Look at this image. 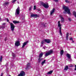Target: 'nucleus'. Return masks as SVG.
Masks as SVG:
<instances>
[{
    "label": "nucleus",
    "instance_id": "nucleus-1",
    "mask_svg": "<svg viewBox=\"0 0 76 76\" xmlns=\"http://www.w3.org/2000/svg\"><path fill=\"white\" fill-rule=\"evenodd\" d=\"M63 9H64L65 12H67L69 15H71V13H70V11L69 8V7H66L65 6H63Z\"/></svg>",
    "mask_w": 76,
    "mask_h": 76
},
{
    "label": "nucleus",
    "instance_id": "nucleus-2",
    "mask_svg": "<svg viewBox=\"0 0 76 76\" xmlns=\"http://www.w3.org/2000/svg\"><path fill=\"white\" fill-rule=\"evenodd\" d=\"M53 51L52 50H50L48 52L45 53V57H47V56H50L51 54H53Z\"/></svg>",
    "mask_w": 76,
    "mask_h": 76
},
{
    "label": "nucleus",
    "instance_id": "nucleus-3",
    "mask_svg": "<svg viewBox=\"0 0 76 76\" xmlns=\"http://www.w3.org/2000/svg\"><path fill=\"white\" fill-rule=\"evenodd\" d=\"M10 25L11 26V30L12 31H13L15 29V26L14 25V24L12 23H10Z\"/></svg>",
    "mask_w": 76,
    "mask_h": 76
},
{
    "label": "nucleus",
    "instance_id": "nucleus-4",
    "mask_svg": "<svg viewBox=\"0 0 76 76\" xmlns=\"http://www.w3.org/2000/svg\"><path fill=\"white\" fill-rule=\"evenodd\" d=\"M39 15H38L37 14H31V17H34V18H39Z\"/></svg>",
    "mask_w": 76,
    "mask_h": 76
},
{
    "label": "nucleus",
    "instance_id": "nucleus-5",
    "mask_svg": "<svg viewBox=\"0 0 76 76\" xmlns=\"http://www.w3.org/2000/svg\"><path fill=\"white\" fill-rule=\"evenodd\" d=\"M44 41L45 42L48 43V44H49L51 42V40L50 39H45Z\"/></svg>",
    "mask_w": 76,
    "mask_h": 76
},
{
    "label": "nucleus",
    "instance_id": "nucleus-6",
    "mask_svg": "<svg viewBox=\"0 0 76 76\" xmlns=\"http://www.w3.org/2000/svg\"><path fill=\"white\" fill-rule=\"evenodd\" d=\"M43 7H45V9H47L49 7V5L48 4H44Z\"/></svg>",
    "mask_w": 76,
    "mask_h": 76
},
{
    "label": "nucleus",
    "instance_id": "nucleus-7",
    "mask_svg": "<svg viewBox=\"0 0 76 76\" xmlns=\"http://www.w3.org/2000/svg\"><path fill=\"white\" fill-rule=\"evenodd\" d=\"M16 10V12H17V15H19V10H20V8L19 7H18Z\"/></svg>",
    "mask_w": 76,
    "mask_h": 76
},
{
    "label": "nucleus",
    "instance_id": "nucleus-8",
    "mask_svg": "<svg viewBox=\"0 0 76 76\" xmlns=\"http://www.w3.org/2000/svg\"><path fill=\"white\" fill-rule=\"evenodd\" d=\"M28 43V41H26L24 42V43H23V46H22V48H23L24 47H25V45H26V44Z\"/></svg>",
    "mask_w": 76,
    "mask_h": 76
},
{
    "label": "nucleus",
    "instance_id": "nucleus-9",
    "mask_svg": "<svg viewBox=\"0 0 76 76\" xmlns=\"http://www.w3.org/2000/svg\"><path fill=\"white\" fill-rule=\"evenodd\" d=\"M9 4V2H5L3 4V5L4 6L6 7V6H8Z\"/></svg>",
    "mask_w": 76,
    "mask_h": 76
},
{
    "label": "nucleus",
    "instance_id": "nucleus-10",
    "mask_svg": "<svg viewBox=\"0 0 76 76\" xmlns=\"http://www.w3.org/2000/svg\"><path fill=\"white\" fill-rule=\"evenodd\" d=\"M15 46H19L20 45V42L19 41L16 42L15 43Z\"/></svg>",
    "mask_w": 76,
    "mask_h": 76
},
{
    "label": "nucleus",
    "instance_id": "nucleus-11",
    "mask_svg": "<svg viewBox=\"0 0 76 76\" xmlns=\"http://www.w3.org/2000/svg\"><path fill=\"white\" fill-rule=\"evenodd\" d=\"M43 60V58H39L38 60V62L39 63H41V61Z\"/></svg>",
    "mask_w": 76,
    "mask_h": 76
},
{
    "label": "nucleus",
    "instance_id": "nucleus-12",
    "mask_svg": "<svg viewBox=\"0 0 76 76\" xmlns=\"http://www.w3.org/2000/svg\"><path fill=\"white\" fill-rule=\"evenodd\" d=\"M30 65H31V64L30 63H28V64H27V66L26 68V69H29V67Z\"/></svg>",
    "mask_w": 76,
    "mask_h": 76
},
{
    "label": "nucleus",
    "instance_id": "nucleus-13",
    "mask_svg": "<svg viewBox=\"0 0 76 76\" xmlns=\"http://www.w3.org/2000/svg\"><path fill=\"white\" fill-rule=\"evenodd\" d=\"M44 54L43 53H39V58H41L43 56Z\"/></svg>",
    "mask_w": 76,
    "mask_h": 76
},
{
    "label": "nucleus",
    "instance_id": "nucleus-14",
    "mask_svg": "<svg viewBox=\"0 0 76 76\" xmlns=\"http://www.w3.org/2000/svg\"><path fill=\"white\" fill-rule=\"evenodd\" d=\"M68 69H69V66L67 65H66L64 69V70H67Z\"/></svg>",
    "mask_w": 76,
    "mask_h": 76
},
{
    "label": "nucleus",
    "instance_id": "nucleus-15",
    "mask_svg": "<svg viewBox=\"0 0 76 76\" xmlns=\"http://www.w3.org/2000/svg\"><path fill=\"white\" fill-rule=\"evenodd\" d=\"M59 33L60 35H61V36H62V32H61V27L59 28Z\"/></svg>",
    "mask_w": 76,
    "mask_h": 76
},
{
    "label": "nucleus",
    "instance_id": "nucleus-16",
    "mask_svg": "<svg viewBox=\"0 0 76 76\" xmlns=\"http://www.w3.org/2000/svg\"><path fill=\"white\" fill-rule=\"evenodd\" d=\"M66 56L68 57V58L70 59L71 57V56L70 55V54L69 53L66 54Z\"/></svg>",
    "mask_w": 76,
    "mask_h": 76
},
{
    "label": "nucleus",
    "instance_id": "nucleus-17",
    "mask_svg": "<svg viewBox=\"0 0 76 76\" xmlns=\"http://www.w3.org/2000/svg\"><path fill=\"white\" fill-rule=\"evenodd\" d=\"M55 10V9L53 8V9L52 10V11L50 12V15H52L54 12V11Z\"/></svg>",
    "mask_w": 76,
    "mask_h": 76
},
{
    "label": "nucleus",
    "instance_id": "nucleus-18",
    "mask_svg": "<svg viewBox=\"0 0 76 76\" xmlns=\"http://www.w3.org/2000/svg\"><path fill=\"white\" fill-rule=\"evenodd\" d=\"M69 33L67 32V34H66V40H68V38L69 37Z\"/></svg>",
    "mask_w": 76,
    "mask_h": 76
},
{
    "label": "nucleus",
    "instance_id": "nucleus-19",
    "mask_svg": "<svg viewBox=\"0 0 76 76\" xmlns=\"http://www.w3.org/2000/svg\"><path fill=\"white\" fill-rule=\"evenodd\" d=\"M64 53V50H61V51L60 52V54L61 56H62V55Z\"/></svg>",
    "mask_w": 76,
    "mask_h": 76
},
{
    "label": "nucleus",
    "instance_id": "nucleus-20",
    "mask_svg": "<svg viewBox=\"0 0 76 76\" xmlns=\"http://www.w3.org/2000/svg\"><path fill=\"white\" fill-rule=\"evenodd\" d=\"M46 61V60H44L43 61H42L41 63V64L42 66H43L44 64L45 63V61Z\"/></svg>",
    "mask_w": 76,
    "mask_h": 76
},
{
    "label": "nucleus",
    "instance_id": "nucleus-21",
    "mask_svg": "<svg viewBox=\"0 0 76 76\" xmlns=\"http://www.w3.org/2000/svg\"><path fill=\"white\" fill-rule=\"evenodd\" d=\"M53 70L50 71L49 72H48L47 73V74H48V75H51V73H53Z\"/></svg>",
    "mask_w": 76,
    "mask_h": 76
},
{
    "label": "nucleus",
    "instance_id": "nucleus-22",
    "mask_svg": "<svg viewBox=\"0 0 76 76\" xmlns=\"http://www.w3.org/2000/svg\"><path fill=\"white\" fill-rule=\"evenodd\" d=\"M13 22L14 23H15V24L18 23H19V21L14 20L13 21Z\"/></svg>",
    "mask_w": 76,
    "mask_h": 76
},
{
    "label": "nucleus",
    "instance_id": "nucleus-23",
    "mask_svg": "<svg viewBox=\"0 0 76 76\" xmlns=\"http://www.w3.org/2000/svg\"><path fill=\"white\" fill-rule=\"evenodd\" d=\"M73 14L75 17L76 18V12L75 11H73Z\"/></svg>",
    "mask_w": 76,
    "mask_h": 76
},
{
    "label": "nucleus",
    "instance_id": "nucleus-24",
    "mask_svg": "<svg viewBox=\"0 0 76 76\" xmlns=\"http://www.w3.org/2000/svg\"><path fill=\"white\" fill-rule=\"evenodd\" d=\"M5 28V25L2 26H0V29H1V28H2V29H4Z\"/></svg>",
    "mask_w": 76,
    "mask_h": 76
},
{
    "label": "nucleus",
    "instance_id": "nucleus-25",
    "mask_svg": "<svg viewBox=\"0 0 76 76\" xmlns=\"http://www.w3.org/2000/svg\"><path fill=\"white\" fill-rule=\"evenodd\" d=\"M60 26H61V24H60V21H58V27H60Z\"/></svg>",
    "mask_w": 76,
    "mask_h": 76
},
{
    "label": "nucleus",
    "instance_id": "nucleus-26",
    "mask_svg": "<svg viewBox=\"0 0 76 76\" xmlns=\"http://www.w3.org/2000/svg\"><path fill=\"white\" fill-rule=\"evenodd\" d=\"M60 18H61V22H64V18L62 17H61Z\"/></svg>",
    "mask_w": 76,
    "mask_h": 76
},
{
    "label": "nucleus",
    "instance_id": "nucleus-27",
    "mask_svg": "<svg viewBox=\"0 0 76 76\" xmlns=\"http://www.w3.org/2000/svg\"><path fill=\"white\" fill-rule=\"evenodd\" d=\"M2 60H3V56H1L0 58V62H2Z\"/></svg>",
    "mask_w": 76,
    "mask_h": 76
},
{
    "label": "nucleus",
    "instance_id": "nucleus-28",
    "mask_svg": "<svg viewBox=\"0 0 76 76\" xmlns=\"http://www.w3.org/2000/svg\"><path fill=\"white\" fill-rule=\"evenodd\" d=\"M12 55L14 58V57H16V55H15V53H12Z\"/></svg>",
    "mask_w": 76,
    "mask_h": 76
},
{
    "label": "nucleus",
    "instance_id": "nucleus-29",
    "mask_svg": "<svg viewBox=\"0 0 76 76\" xmlns=\"http://www.w3.org/2000/svg\"><path fill=\"white\" fill-rule=\"evenodd\" d=\"M44 43H45V40H43L41 42V43L42 45H43V44H44Z\"/></svg>",
    "mask_w": 76,
    "mask_h": 76
},
{
    "label": "nucleus",
    "instance_id": "nucleus-30",
    "mask_svg": "<svg viewBox=\"0 0 76 76\" xmlns=\"http://www.w3.org/2000/svg\"><path fill=\"white\" fill-rule=\"evenodd\" d=\"M65 1L66 2V3H70V2L69 1H68L67 0H65Z\"/></svg>",
    "mask_w": 76,
    "mask_h": 76
},
{
    "label": "nucleus",
    "instance_id": "nucleus-31",
    "mask_svg": "<svg viewBox=\"0 0 76 76\" xmlns=\"http://www.w3.org/2000/svg\"><path fill=\"white\" fill-rule=\"evenodd\" d=\"M68 20L70 22H71V21H72V19H71L70 18H68Z\"/></svg>",
    "mask_w": 76,
    "mask_h": 76
},
{
    "label": "nucleus",
    "instance_id": "nucleus-32",
    "mask_svg": "<svg viewBox=\"0 0 76 76\" xmlns=\"http://www.w3.org/2000/svg\"><path fill=\"white\" fill-rule=\"evenodd\" d=\"M41 4L43 6L44 4V2H41Z\"/></svg>",
    "mask_w": 76,
    "mask_h": 76
},
{
    "label": "nucleus",
    "instance_id": "nucleus-33",
    "mask_svg": "<svg viewBox=\"0 0 76 76\" xmlns=\"http://www.w3.org/2000/svg\"><path fill=\"white\" fill-rule=\"evenodd\" d=\"M17 0H12V3H15V1H16Z\"/></svg>",
    "mask_w": 76,
    "mask_h": 76
},
{
    "label": "nucleus",
    "instance_id": "nucleus-34",
    "mask_svg": "<svg viewBox=\"0 0 76 76\" xmlns=\"http://www.w3.org/2000/svg\"><path fill=\"white\" fill-rule=\"evenodd\" d=\"M34 10H35L36 9V6L34 5Z\"/></svg>",
    "mask_w": 76,
    "mask_h": 76
},
{
    "label": "nucleus",
    "instance_id": "nucleus-35",
    "mask_svg": "<svg viewBox=\"0 0 76 76\" xmlns=\"http://www.w3.org/2000/svg\"><path fill=\"white\" fill-rule=\"evenodd\" d=\"M31 8H32V7H30L29 8V10L31 11Z\"/></svg>",
    "mask_w": 76,
    "mask_h": 76
},
{
    "label": "nucleus",
    "instance_id": "nucleus-36",
    "mask_svg": "<svg viewBox=\"0 0 76 76\" xmlns=\"http://www.w3.org/2000/svg\"><path fill=\"white\" fill-rule=\"evenodd\" d=\"M2 25H6V23H3V24H2Z\"/></svg>",
    "mask_w": 76,
    "mask_h": 76
},
{
    "label": "nucleus",
    "instance_id": "nucleus-37",
    "mask_svg": "<svg viewBox=\"0 0 76 76\" xmlns=\"http://www.w3.org/2000/svg\"><path fill=\"white\" fill-rule=\"evenodd\" d=\"M7 22H9V19H8V18H7Z\"/></svg>",
    "mask_w": 76,
    "mask_h": 76
},
{
    "label": "nucleus",
    "instance_id": "nucleus-38",
    "mask_svg": "<svg viewBox=\"0 0 76 76\" xmlns=\"http://www.w3.org/2000/svg\"><path fill=\"white\" fill-rule=\"evenodd\" d=\"M74 70H76V65H75V69Z\"/></svg>",
    "mask_w": 76,
    "mask_h": 76
},
{
    "label": "nucleus",
    "instance_id": "nucleus-39",
    "mask_svg": "<svg viewBox=\"0 0 76 76\" xmlns=\"http://www.w3.org/2000/svg\"><path fill=\"white\" fill-rule=\"evenodd\" d=\"M7 38H5V41H7Z\"/></svg>",
    "mask_w": 76,
    "mask_h": 76
},
{
    "label": "nucleus",
    "instance_id": "nucleus-40",
    "mask_svg": "<svg viewBox=\"0 0 76 76\" xmlns=\"http://www.w3.org/2000/svg\"><path fill=\"white\" fill-rule=\"evenodd\" d=\"M70 40H73V38H72V37H71L70 38Z\"/></svg>",
    "mask_w": 76,
    "mask_h": 76
},
{
    "label": "nucleus",
    "instance_id": "nucleus-41",
    "mask_svg": "<svg viewBox=\"0 0 76 76\" xmlns=\"http://www.w3.org/2000/svg\"><path fill=\"white\" fill-rule=\"evenodd\" d=\"M24 19H25V18L24 17L22 18V20H24Z\"/></svg>",
    "mask_w": 76,
    "mask_h": 76
},
{
    "label": "nucleus",
    "instance_id": "nucleus-42",
    "mask_svg": "<svg viewBox=\"0 0 76 76\" xmlns=\"http://www.w3.org/2000/svg\"><path fill=\"white\" fill-rule=\"evenodd\" d=\"M3 73H1V76H3Z\"/></svg>",
    "mask_w": 76,
    "mask_h": 76
},
{
    "label": "nucleus",
    "instance_id": "nucleus-43",
    "mask_svg": "<svg viewBox=\"0 0 76 76\" xmlns=\"http://www.w3.org/2000/svg\"><path fill=\"white\" fill-rule=\"evenodd\" d=\"M43 26H44V27H45V24H44V25H43Z\"/></svg>",
    "mask_w": 76,
    "mask_h": 76
},
{
    "label": "nucleus",
    "instance_id": "nucleus-44",
    "mask_svg": "<svg viewBox=\"0 0 76 76\" xmlns=\"http://www.w3.org/2000/svg\"><path fill=\"white\" fill-rule=\"evenodd\" d=\"M70 67H73V66H70Z\"/></svg>",
    "mask_w": 76,
    "mask_h": 76
},
{
    "label": "nucleus",
    "instance_id": "nucleus-45",
    "mask_svg": "<svg viewBox=\"0 0 76 76\" xmlns=\"http://www.w3.org/2000/svg\"><path fill=\"white\" fill-rule=\"evenodd\" d=\"M72 34V33H70V34H69V35H71V34Z\"/></svg>",
    "mask_w": 76,
    "mask_h": 76
},
{
    "label": "nucleus",
    "instance_id": "nucleus-46",
    "mask_svg": "<svg viewBox=\"0 0 76 76\" xmlns=\"http://www.w3.org/2000/svg\"><path fill=\"white\" fill-rule=\"evenodd\" d=\"M72 42H74V41H73V40H72Z\"/></svg>",
    "mask_w": 76,
    "mask_h": 76
},
{
    "label": "nucleus",
    "instance_id": "nucleus-47",
    "mask_svg": "<svg viewBox=\"0 0 76 76\" xmlns=\"http://www.w3.org/2000/svg\"><path fill=\"white\" fill-rule=\"evenodd\" d=\"M1 20V18L0 17V20Z\"/></svg>",
    "mask_w": 76,
    "mask_h": 76
},
{
    "label": "nucleus",
    "instance_id": "nucleus-48",
    "mask_svg": "<svg viewBox=\"0 0 76 76\" xmlns=\"http://www.w3.org/2000/svg\"><path fill=\"white\" fill-rule=\"evenodd\" d=\"M64 13H65V12H64Z\"/></svg>",
    "mask_w": 76,
    "mask_h": 76
}]
</instances>
